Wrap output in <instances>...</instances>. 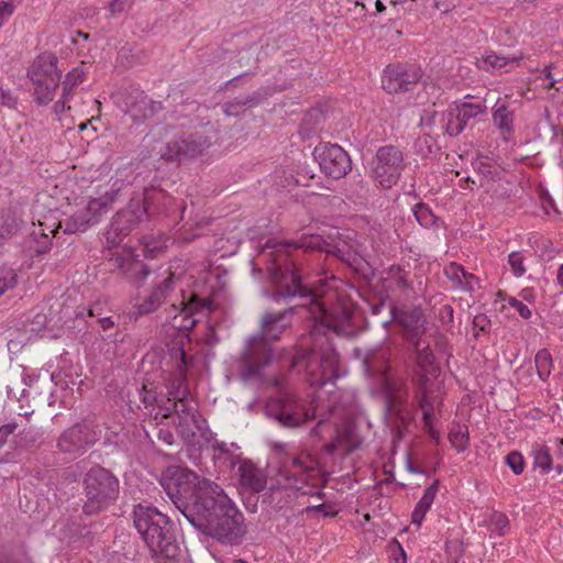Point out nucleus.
Returning a JSON list of instances; mask_svg holds the SVG:
<instances>
[{
    "instance_id": "51",
    "label": "nucleus",
    "mask_w": 563,
    "mask_h": 563,
    "mask_svg": "<svg viewBox=\"0 0 563 563\" xmlns=\"http://www.w3.org/2000/svg\"><path fill=\"white\" fill-rule=\"evenodd\" d=\"M133 4V0H112L109 3V11L112 14L121 13Z\"/></svg>"
},
{
    "instance_id": "10",
    "label": "nucleus",
    "mask_w": 563,
    "mask_h": 563,
    "mask_svg": "<svg viewBox=\"0 0 563 563\" xmlns=\"http://www.w3.org/2000/svg\"><path fill=\"white\" fill-rule=\"evenodd\" d=\"M354 354L361 361L364 374L386 394L391 410L397 387L390 376L387 350L382 346L366 351L355 349Z\"/></svg>"
},
{
    "instance_id": "59",
    "label": "nucleus",
    "mask_w": 563,
    "mask_h": 563,
    "mask_svg": "<svg viewBox=\"0 0 563 563\" xmlns=\"http://www.w3.org/2000/svg\"><path fill=\"white\" fill-rule=\"evenodd\" d=\"M341 442V439H340V435H338V440L336 441H333L331 443H328L324 445V450L329 453V454H334L338 449H339V444Z\"/></svg>"
},
{
    "instance_id": "15",
    "label": "nucleus",
    "mask_w": 563,
    "mask_h": 563,
    "mask_svg": "<svg viewBox=\"0 0 563 563\" xmlns=\"http://www.w3.org/2000/svg\"><path fill=\"white\" fill-rule=\"evenodd\" d=\"M422 76V69L418 65L391 64L384 70L382 87L388 93L411 91L419 84Z\"/></svg>"
},
{
    "instance_id": "26",
    "label": "nucleus",
    "mask_w": 563,
    "mask_h": 563,
    "mask_svg": "<svg viewBox=\"0 0 563 563\" xmlns=\"http://www.w3.org/2000/svg\"><path fill=\"white\" fill-rule=\"evenodd\" d=\"M260 93L254 92L245 97H238L234 100L225 103V113L228 115H239L245 111L246 108L255 107L260 103Z\"/></svg>"
},
{
    "instance_id": "33",
    "label": "nucleus",
    "mask_w": 563,
    "mask_h": 563,
    "mask_svg": "<svg viewBox=\"0 0 563 563\" xmlns=\"http://www.w3.org/2000/svg\"><path fill=\"white\" fill-rule=\"evenodd\" d=\"M449 440L452 446L459 452L465 451L468 445V428L466 426L456 424L450 430Z\"/></svg>"
},
{
    "instance_id": "44",
    "label": "nucleus",
    "mask_w": 563,
    "mask_h": 563,
    "mask_svg": "<svg viewBox=\"0 0 563 563\" xmlns=\"http://www.w3.org/2000/svg\"><path fill=\"white\" fill-rule=\"evenodd\" d=\"M474 336H478L479 333H489L490 320L486 314H477L473 319Z\"/></svg>"
},
{
    "instance_id": "56",
    "label": "nucleus",
    "mask_w": 563,
    "mask_h": 563,
    "mask_svg": "<svg viewBox=\"0 0 563 563\" xmlns=\"http://www.w3.org/2000/svg\"><path fill=\"white\" fill-rule=\"evenodd\" d=\"M432 416H433V405L428 404V407H426L424 411H422V418L424 421V426L427 428L432 426Z\"/></svg>"
},
{
    "instance_id": "47",
    "label": "nucleus",
    "mask_w": 563,
    "mask_h": 563,
    "mask_svg": "<svg viewBox=\"0 0 563 563\" xmlns=\"http://www.w3.org/2000/svg\"><path fill=\"white\" fill-rule=\"evenodd\" d=\"M507 301L510 307L516 309L521 318L529 319L531 317V310L520 300L516 299L515 297H509Z\"/></svg>"
},
{
    "instance_id": "32",
    "label": "nucleus",
    "mask_w": 563,
    "mask_h": 563,
    "mask_svg": "<svg viewBox=\"0 0 563 563\" xmlns=\"http://www.w3.org/2000/svg\"><path fill=\"white\" fill-rule=\"evenodd\" d=\"M534 363L539 377L545 380L550 376L553 367V360L549 350H539L536 354Z\"/></svg>"
},
{
    "instance_id": "53",
    "label": "nucleus",
    "mask_w": 563,
    "mask_h": 563,
    "mask_svg": "<svg viewBox=\"0 0 563 563\" xmlns=\"http://www.w3.org/2000/svg\"><path fill=\"white\" fill-rule=\"evenodd\" d=\"M453 308L449 305H445L443 307L440 308L439 310V318H440V321L443 323V324H448V323H451L453 322Z\"/></svg>"
},
{
    "instance_id": "7",
    "label": "nucleus",
    "mask_w": 563,
    "mask_h": 563,
    "mask_svg": "<svg viewBox=\"0 0 563 563\" xmlns=\"http://www.w3.org/2000/svg\"><path fill=\"white\" fill-rule=\"evenodd\" d=\"M84 505L86 515H97L113 505L120 494V484L117 476L109 470L92 466L82 479Z\"/></svg>"
},
{
    "instance_id": "35",
    "label": "nucleus",
    "mask_w": 563,
    "mask_h": 563,
    "mask_svg": "<svg viewBox=\"0 0 563 563\" xmlns=\"http://www.w3.org/2000/svg\"><path fill=\"white\" fill-rule=\"evenodd\" d=\"M534 467L541 468L543 472H550L552 468V457L549 449L543 445H534L532 449Z\"/></svg>"
},
{
    "instance_id": "6",
    "label": "nucleus",
    "mask_w": 563,
    "mask_h": 563,
    "mask_svg": "<svg viewBox=\"0 0 563 563\" xmlns=\"http://www.w3.org/2000/svg\"><path fill=\"white\" fill-rule=\"evenodd\" d=\"M279 484L285 488L296 489L302 495H317L324 497V493L319 490L314 493L319 482L318 461L310 454H290L286 453L280 460L277 473Z\"/></svg>"
},
{
    "instance_id": "8",
    "label": "nucleus",
    "mask_w": 563,
    "mask_h": 563,
    "mask_svg": "<svg viewBox=\"0 0 563 563\" xmlns=\"http://www.w3.org/2000/svg\"><path fill=\"white\" fill-rule=\"evenodd\" d=\"M339 354L332 347H325L320 354L300 349L291 358L292 368H303L310 385L321 387L338 377Z\"/></svg>"
},
{
    "instance_id": "38",
    "label": "nucleus",
    "mask_w": 563,
    "mask_h": 563,
    "mask_svg": "<svg viewBox=\"0 0 563 563\" xmlns=\"http://www.w3.org/2000/svg\"><path fill=\"white\" fill-rule=\"evenodd\" d=\"M133 260L134 257L131 254L114 252L111 254L109 263L112 271H119L122 276H124L130 266V262H133Z\"/></svg>"
},
{
    "instance_id": "31",
    "label": "nucleus",
    "mask_w": 563,
    "mask_h": 563,
    "mask_svg": "<svg viewBox=\"0 0 563 563\" xmlns=\"http://www.w3.org/2000/svg\"><path fill=\"white\" fill-rule=\"evenodd\" d=\"M52 246V238L42 228L34 230L30 236V249L37 255L46 254Z\"/></svg>"
},
{
    "instance_id": "37",
    "label": "nucleus",
    "mask_w": 563,
    "mask_h": 563,
    "mask_svg": "<svg viewBox=\"0 0 563 563\" xmlns=\"http://www.w3.org/2000/svg\"><path fill=\"white\" fill-rule=\"evenodd\" d=\"M508 63V59L504 56H499L495 53L487 54L486 56H483L477 59L476 65L479 69L483 70H490V69H497L506 66Z\"/></svg>"
},
{
    "instance_id": "17",
    "label": "nucleus",
    "mask_w": 563,
    "mask_h": 563,
    "mask_svg": "<svg viewBox=\"0 0 563 563\" xmlns=\"http://www.w3.org/2000/svg\"><path fill=\"white\" fill-rule=\"evenodd\" d=\"M175 358L179 360L177 365L178 374L175 377L173 385L168 391V401H173L172 407L175 413V418H179L180 415H187L196 412V408L192 406L189 389L186 386V367L189 364V357L183 349H178L175 352Z\"/></svg>"
},
{
    "instance_id": "5",
    "label": "nucleus",
    "mask_w": 563,
    "mask_h": 563,
    "mask_svg": "<svg viewBox=\"0 0 563 563\" xmlns=\"http://www.w3.org/2000/svg\"><path fill=\"white\" fill-rule=\"evenodd\" d=\"M333 405L324 408L317 406L312 411L306 407L305 401L288 391H279L278 396L271 398L265 406L266 415L275 419L282 427L297 428L310 419L319 418L318 424L311 430V434L319 437V429L332 415Z\"/></svg>"
},
{
    "instance_id": "9",
    "label": "nucleus",
    "mask_w": 563,
    "mask_h": 563,
    "mask_svg": "<svg viewBox=\"0 0 563 563\" xmlns=\"http://www.w3.org/2000/svg\"><path fill=\"white\" fill-rule=\"evenodd\" d=\"M58 58L52 53H43L36 57L27 69V77L34 85L37 104L49 103L60 84L62 71L57 68Z\"/></svg>"
},
{
    "instance_id": "30",
    "label": "nucleus",
    "mask_w": 563,
    "mask_h": 563,
    "mask_svg": "<svg viewBox=\"0 0 563 563\" xmlns=\"http://www.w3.org/2000/svg\"><path fill=\"white\" fill-rule=\"evenodd\" d=\"M443 123L445 132L450 136H457L466 126L465 121L461 118L460 113L454 108L449 109L444 113Z\"/></svg>"
},
{
    "instance_id": "41",
    "label": "nucleus",
    "mask_w": 563,
    "mask_h": 563,
    "mask_svg": "<svg viewBox=\"0 0 563 563\" xmlns=\"http://www.w3.org/2000/svg\"><path fill=\"white\" fill-rule=\"evenodd\" d=\"M438 493V481H434L432 485H430L426 490L423 496L420 498L416 507L428 511L435 498V495Z\"/></svg>"
},
{
    "instance_id": "40",
    "label": "nucleus",
    "mask_w": 563,
    "mask_h": 563,
    "mask_svg": "<svg viewBox=\"0 0 563 563\" xmlns=\"http://www.w3.org/2000/svg\"><path fill=\"white\" fill-rule=\"evenodd\" d=\"M18 283V275L14 269L0 267V296L8 289L13 288Z\"/></svg>"
},
{
    "instance_id": "64",
    "label": "nucleus",
    "mask_w": 563,
    "mask_h": 563,
    "mask_svg": "<svg viewBox=\"0 0 563 563\" xmlns=\"http://www.w3.org/2000/svg\"><path fill=\"white\" fill-rule=\"evenodd\" d=\"M365 11H366V8H365L364 3L356 1L354 4V12L364 15Z\"/></svg>"
},
{
    "instance_id": "16",
    "label": "nucleus",
    "mask_w": 563,
    "mask_h": 563,
    "mask_svg": "<svg viewBox=\"0 0 563 563\" xmlns=\"http://www.w3.org/2000/svg\"><path fill=\"white\" fill-rule=\"evenodd\" d=\"M143 206L146 209L147 219L154 214L175 217L179 214L180 220H185L186 206L183 201H177L165 189L150 186L144 188L141 197Z\"/></svg>"
},
{
    "instance_id": "29",
    "label": "nucleus",
    "mask_w": 563,
    "mask_h": 563,
    "mask_svg": "<svg viewBox=\"0 0 563 563\" xmlns=\"http://www.w3.org/2000/svg\"><path fill=\"white\" fill-rule=\"evenodd\" d=\"M413 214L418 223L423 228L437 227L442 224L440 218L435 217L428 205L419 202L413 208Z\"/></svg>"
},
{
    "instance_id": "4",
    "label": "nucleus",
    "mask_w": 563,
    "mask_h": 563,
    "mask_svg": "<svg viewBox=\"0 0 563 563\" xmlns=\"http://www.w3.org/2000/svg\"><path fill=\"white\" fill-rule=\"evenodd\" d=\"M172 128L157 124L145 136L152 153L165 162H180L200 155L210 144L202 132L181 133L170 136Z\"/></svg>"
},
{
    "instance_id": "45",
    "label": "nucleus",
    "mask_w": 563,
    "mask_h": 563,
    "mask_svg": "<svg viewBox=\"0 0 563 563\" xmlns=\"http://www.w3.org/2000/svg\"><path fill=\"white\" fill-rule=\"evenodd\" d=\"M157 309H158V306H156V303H154V301L152 299L146 297L143 300V302L135 306L134 311L132 312V316L136 319L139 317L146 316L151 312H154Z\"/></svg>"
},
{
    "instance_id": "46",
    "label": "nucleus",
    "mask_w": 563,
    "mask_h": 563,
    "mask_svg": "<svg viewBox=\"0 0 563 563\" xmlns=\"http://www.w3.org/2000/svg\"><path fill=\"white\" fill-rule=\"evenodd\" d=\"M508 263L517 277L525 274L526 269L523 267V257L519 252L510 253L508 256Z\"/></svg>"
},
{
    "instance_id": "13",
    "label": "nucleus",
    "mask_w": 563,
    "mask_h": 563,
    "mask_svg": "<svg viewBox=\"0 0 563 563\" xmlns=\"http://www.w3.org/2000/svg\"><path fill=\"white\" fill-rule=\"evenodd\" d=\"M97 441L98 433L93 423L82 420L60 433L57 439V449L60 453L76 457L84 454Z\"/></svg>"
},
{
    "instance_id": "34",
    "label": "nucleus",
    "mask_w": 563,
    "mask_h": 563,
    "mask_svg": "<svg viewBox=\"0 0 563 563\" xmlns=\"http://www.w3.org/2000/svg\"><path fill=\"white\" fill-rule=\"evenodd\" d=\"M454 109L460 113L466 124L471 119L487 112V107L483 103L463 102L461 104H456Z\"/></svg>"
},
{
    "instance_id": "54",
    "label": "nucleus",
    "mask_w": 563,
    "mask_h": 563,
    "mask_svg": "<svg viewBox=\"0 0 563 563\" xmlns=\"http://www.w3.org/2000/svg\"><path fill=\"white\" fill-rule=\"evenodd\" d=\"M158 439L167 445H173L175 442L174 434L169 429L161 428L157 432Z\"/></svg>"
},
{
    "instance_id": "28",
    "label": "nucleus",
    "mask_w": 563,
    "mask_h": 563,
    "mask_svg": "<svg viewBox=\"0 0 563 563\" xmlns=\"http://www.w3.org/2000/svg\"><path fill=\"white\" fill-rule=\"evenodd\" d=\"M175 282L174 274L169 273L166 278H164L161 283H158L151 294L148 298L158 306V308L165 302V300L169 297V295L174 291Z\"/></svg>"
},
{
    "instance_id": "48",
    "label": "nucleus",
    "mask_w": 563,
    "mask_h": 563,
    "mask_svg": "<svg viewBox=\"0 0 563 563\" xmlns=\"http://www.w3.org/2000/svg\"><path fill=\"white\" fill-rule=\"evenodd\" d=\"M18 229V223L14 218L4 217L0 218V232H4V240L8 235L12 234Z\"/></svg>"
},
{
    "instance_id": "11",
    "label": "nucleus",
    "mask_w": 563,
    "mask_h": 563,
    "mask_svg": "<svg viewBox=\"0 0 563 563\" xmlns=\"http://www.w3.org/2000/svg\"><path fill=\"white\" fill-rule=\"evenodd\" d=\"M147 219L146 209L141 196L132 197L125 208L119 210L113 217L106 232L107 243L119 245L123 239Z\"/></svg>"
},
{
    "instance_id": "60",
    "label": "nucleus",
    "mask_w": 563,
    "mask_h": 563,
    "mask_svg": "<svg viewBox=\"0 0 563 563\" xmlns=\"http://www.w3.org/2000/svg\"><path fill=\"white\" fill-rule=\"evenodd\" d=\"M98 322L100 323V327L102 328L103 331H108L109 329H112L114 327V322L112 321L111 318H101L98 320Z\"/></svg>"
},
{
    "instance_id": "55",
    "label": "nucleus",
    "mask_w": 563,
    "mask_h": 563,
    "mask_svg": "<svg viewBox=\"0 0 563 563\" xmlns=\"http://www.w3.org/2000/svg\"><path fill=\"white\" fill-rule=\"evenodd\" d=\"M14 9L12 1H0V19L12 15Z\"/></svg>"
},
{
    "instance_id": "21",
    "label": "nucleus",
    "mask_w": 563,
    "mask_h": 563,
    "mask_svg": "<svg viewBox=\"0 0 563 563\" xmlns=\"http://www.w3.org/2000/svg\"><path fill=\"white\" fill-rule=\"evenodd\" d=\"M212 301L210 299H202L197 294L190 292L188 298L185 297L183 291V300L180 301L183 320L177 322V317H174L173 327L184 330H191L195 328L197 320L192 316L197 312L209 311Z\"/></svg>"
},
{
    "instance_id": "43",
    "label": "nucleus",
    "mask_w": 563,
    "mask_h": 563,
    "mask_svg": "<svg viewBox=\"0 0 563 563\" xmlns=\"http://www.w3.org/2000/svg\"><path fill=\"white\" fill-rule=\"evenodd\" d=\"M461 274H463V267L455 263H451L448 267L444 268V275L455 284V286L464 287L462 282Z\"/></svg>"
},
{
    "instance_id": "42",
    "label": "nucleus",
    "mask_w": 563,
    "mask_h": 563,
    "mask_svg": "<svg viewBox=\"0 0 563 563\" xmlns=\"http://www.w3.org/2000/svg\"><path fill=\"white\" fill-rule=\"evenodd\" d=\"M506 464L511 468V471L519 475L525 470V460L521 453L518 451H512L506 456Z\"/></svg>"
},
{
    "instance_id": "19",
    "label": "nucleus",
    "mask_w": 563,
    "mask_h": 563,
    "mask_svg": "<svg viewBox=\"0 0 563 563\" xmlns=\"http://www.w3.org/2000/svg\"><path fill=\"white\" fill-rule=\"evenodd\" d=\"M108 210V200L103 198L92 199L85 209L78 210L65 221L64 232L71 234L84 232L89 227L100 221L102 212Z\"/></svg>"
},
{
    "instance_id": "20",
    "label": "nucleus",
    "mask_w": 563,
    "mask_h": 563,
    "mask_svg": "<svg viewBox=\"0 0 563 563\" xmlns=\"http://www.w3.org/2000/svg\"><path fill=\"white\" fill-rule=\"evenodd\" d=\"M390 314L405 331L408 343L418 344V340L426 332V316L421 308H412L398 311L395 306H390Z\"/></svg>"
},
{
    "instance_id": "62",
    "label": "nucleus",
    "mask_w": 563,
    "mask_h": 563,
    "mask_svg": "<svg viewBox=\"0 0 563 563\" xmlns=\"http://www.w3.org/2000/svg\"><path fill=\"white\" fill-rule=\"evenodd\" d=\"M461 277H462V282L464 284V287L466 285H468V279H474L475 276L468 272H466L464 268H463V274H461Z\"/></svg>"
},
{
    "instance_id": "50",
    "label": "nucleus",
    "mask_w": 563,
    "mask_h": 563,
    "mask_svg": "<svg viewBox=\"0 0 563 563\" xmlns=\"http://www.w3.org/2000/svg\"><path fill=\"white\" fill-rule=\"evenodd\" d=\"M16 103V98L9 90H5L0 86V106L14 109Z\"/></svg>"
},
{
    "instance_id": "36",
    "label": "nucleus",
    "mask_w": 563,
    "mask_h": 563,
    "mask_svg": "<svg viewBox=\"0 0 563 563\" xmlns=\"http://www.w3.org/2000/svg\"><path fill=\"white\" fill-rule=\"evenodd\" d=\"M86 77V71L81 67H76L73 70L68 71L64 81H63V97L66 98L70 95L71 90L82 82Z\"/></svg>"
},
{
    "instance_id": "22",
    "label": "nucleus",
    "mask_w": 563,
    "mask_h": 563,
    "mask_svg": "<svg viewBox=\"0 0 563 563\" xmlns=\"http://www.w3.org/2000/svg\"><path fill=\"white\" fill-rule=\"evenodd\" d=\"M238 474L240 486L252 494H258L267 486L265 472L251 461H242L238 467Z\"/></svg>"
},
{
    "instance_id": "25",
    "label": "nucleus",
    "mask_w": 563,
    "mask_h": 563,
    "mask_svg": "<svg viewBox=\"0 0 563 563\" xmlns=\"http://www.w3.org/2000/svg\"><path fill=\"white\" fill-rule=\"evenodd\" d=\"M150 273L148 266L143 261L134 258L133 262H130V266L123 277L139 288L144 284Z\"/></svg>"
},
{
    "instance_id": "2",
    "label": "nucleus",
    "mask_w": 563,
    "mask_h": 563,
    "mask_svg": "<svg viewBox=\"0 0 563 563\" xmlns=\"http://www.w3.org/2000/svg\"><path fill=\"white\" fill-rule=\"evenodd\" d=\"M162 486L195 529L221 543H241L246 531L244 516L218 484L177 468L163 478Z\"/></svg>"
},
{
    "instance_id": "52",
    "label": "nucleus",
    "mask_w": 563,
    "mask_h": 563,
    "mask_svg": "<svg viewBox=\"0 0 563 563\" xmlns=\"http://www.w3.org/2000/svg\"><path fill=\"white\" fill-rule=\"evenodd\" d=\"M16 428L18 424L14 422L0 427V448L7 442L8 437L12 434Z\"/></svg>"
},
{
    "instance_id": "24",
    "label": "nucleus",
    "mask_w": 563,
    "mask_h": 563,
    "mask_svg": "<svg viewBox=\"0 0 563 563\" xmlns=\"http://www.w3.org/2000/svg\"><path fill=\"white\" fill-rule=\"evenodd\" d=\"M178 434L186 441L191 440L199 429L196 412L180 415L179 418L174 419Z\"/></svg>"
},
{
    "instance_id": "57",
    "label": "nucleus",
    "mask_w": 563,
    "mask_h": 563,
    "mask_svg": "<svg viewBox=\"0 0 563 563\" xmlns=\"http://www.w3.org/2000/svg\"><path fill=\"white\" fill-rule=\"evenodd\" d=\"M426 514H427V511H424L418 507H415V510L412 511V515H411L412 523L420 526Z\"/></svg>"
},
{
    "instance_id": "3",
    "label": "nucleus",
    "mask_w": 563,
    "mask_h": 563,
    "mask_svg": "<svg viewBox=\"0 0 563 563\" xmlns=\"http://www.w3.org/2000/svg\"><path fill=\"white\" fill-rule=\"evenodd\" d=\"M132 519L156 563H174L180 554L174 522L146 501L133 506Z\"/></svg>"
},
{
    "instance_id": "61",
    "label": "nucleus",
    "mask_w": 563,
    "mask_h": 563,
    "mask_svg": "<svg viewBox=\"0 0 563 563\" xmlns=\"http://www.w3.org/2000/svg\"><path fill=\"white\" fill-rule=\"evenodd\" d=\"M322 117V112L320 110L313 109L309 111L306 115V120L313 119L316 122Z\"/></svg>"
},
{
    "instance_id": "1",
    "label": "nucleus",
    "mask_w": 563,
    "mask_h": 563,
    "mask_svg": "<svg viewBox=\"0 0 563 563\" xmlns=\"http://www.w3.org/2000/svg\"><path fill=\"white\" fill-rule=\"evenodd\" d=\"M325 241L317 234H303L298 240H268L261 249L260 260L266 264L274 289L272 300L291 303L280 311L265 312L262 317L261 331L250 335L233 361L238 377L243 383H260L264 369L273 361V347L269 339L277 340L279 334L291 323V317L305 312L313 321L316 332L327 334L344 333L352 313L338 306L327 309L310 287L301 282V256L310 251H324Z\"/></svg>"
},
{
    "instance_id": "49",
    "label": "nucleus",
    "mask_w": 563,
    "mask_h": 563,
    "mask_svg": "<svg viewBox=\"0 0 563 563\" xmlns=\"http://www.w3.org/2000/svg\"><path fill=\"white\" fill-rule=\"evenodd\" d=\"M307 514L311 512H321L323 517H334L338 511L334 509L333 506L327 505V504H319L316 506H309L306 508Z\"/></svg>"
},
{
    "instance_id": "23",
    "label": "nucleus",
    "mask_w": 563,
    "mask_h": 563,
    "mask_svg": "<svg viewBox=\"0 0 563 563\" xmlns=\"http://www.w3.org/2000/svg\"><path fill=\"white\" fill-rule=\"evenodd\" d=\"M492 117L504 140H508L514 133V112L509 110L508 104L499 103L498 100L493 109Z\"/></svg>"
},
{
    "instance_id": "39",
    "label": "nucleus",
    "mask_w": 563,
    "mask_h": 563,
    "mask_svg": "<svg viewBox=\"0 0 563 563\" xmlns=\"http://www.w3.org/2000/svg\"><path fill=\"white\" fill-rule=\"evenodd\" d=\"M492 530L499 536H505L509 530V520L504 512L494 511L489 517Z\"/></svg>"
},
{
    "instance_id": "12",
    "label": "nucleus",
    "mask_w": 563,
    "mask_h": 563,
    "mask_svg": "<svg viewBox=\"0 0 563 563\" xmlns=\"http://www.w3.org/2000/svg\"><path fill=\"white\" fill-rule=\"evenodd\" d=\"M321 172L333 179L345 177L352 169V161L340 145L320 142L312 153Z\"/></svg>"
},
{
    "instance_id": "18",
    "label": "nucleus",
    "mask_w": 563,
    "mask_h": 563,
    "mask_svg": "<svg viewBox=\"0 0 563 563\" xmlns=\"http://www.w3.org/2000/svg\"><path fill=\"white\" fill-rule=\"evenodd\" d=\"M122 109L133 122L143 123L163 110V104L161 101L150 99L139 88L130 86L122 96Z\"/></svg>"
},
{
    "instance_id": "27",
    "label": "nucleus",
    "mask_w": 563,
    "mask_h": 563,
    "mask_svg": "<svg viewBox=\"0 0 563 563\" xmlns=\"http://www.w3.org/2000/svg\"><path fill=\"white\" fill-rule=\"evenodd\" d=\"M417 355V364L419 367H421L424 372L431 373L434 364V355L432 350L430 349V345L422 341V338L418 340V344L416 343H409Z\"/></svg>"
},
{
    "instance_id": "14",
    "label": "nucleus",
    "mask_w": 563,
    "mask_h": 563,
    "mask_svg": "<svg viewBox=\"0 0 563 563\" xmlns=\"http://www.w3.org/2000/svg\"><path fill=\"white\" fill-rule=\"evenodd\" d=\"M404 167V155L397 146L385 145L377 150L373 174L382 187L391 188L398 181Z\"/></svg>"
},
{
    "instance_id": "58",
    "label": "nucleus",
    "mask_w": 563,
    "mask_h": 563,
    "mask_svg": "<svg viewBox=\"0 0 563 563\" xmlns=\"http://www.w3.org/2000/svg\"><path fill=\"white\" fill-rule=\"evenodd\" d=\"M434 8L439 11H442L443 13H448L454 8V4H450L443 0H437L434 3Z\"/></svg>"
},
{
    "instance_id": "63",
    "label": "nucleus",
    "mask_w": 563,
    "mask_h": 563,
    "mask_svg": "<svg viewBox=\"0 0 563 563\" xmlns=\"http://www.w3.org/2000/svg\"><path fill=\"white\" fill-rule=\"evenodd\" d=\"M428 432L430 437L435 441V443H439L440 441V433L439 431L434 430L433 427H428Z\"/></svg>"
}]
</instances>
